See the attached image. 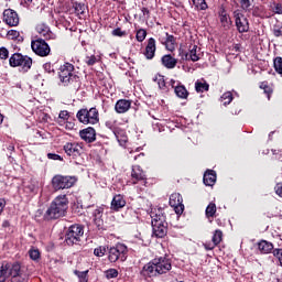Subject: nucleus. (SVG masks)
<instances>
[{"label": "nucleus", "mask_w": 282, "mask_h": 282, "mask_svg": "<svg viewBox=\"0 0 282 282\" xmlns=\"http://www.w3.org/2000/svg\"><path fill=\"white\" fill-rule=\"evenodd\" d=\"M150 217L152 219L151 224H152L153 236L158 237L159 239L166 237V225H164V221H166V217L164 216V209L163 208L151 209Z\"/></svg>", "instance_id": "f03ea898"}, {"label": "nucleus", "mask_w": 282, "mask_h": 282, "mask_svg": "<svg viewBox=\"0 0 282 282\" xmlns=\"http://www.w3.org/2000/svg\"><path fill=\"white\" fill-rule=\"evenodd\" d=\"M135 39L139 43H142V41H144V39H147V30H144V29L138 30Z\"/></svg>", "instance_id": "79ce46f5"}, {"label": "nucleus", "mask_w": 282, "mask_h": 282, "mask_svg": "<svg viewBox=\"0 0 282 282\" xmlns=\"http://www.w3.org/2000/svg\"><path fill=\"white\" fill-rule=\"evenodd\" d=\"M29 256H30V259H32L33 261H36L37 259H40L41 252L37 249H31L29 251Z\"/></svg>", "instance_id": "de8ad7c7"}, {"label": "nucleus", "mask_w": 282, "mask_h": 282, "mask_svg": "<svg viewBox=\"0 0 282 282\" xmlns=\"http://www.w3.org/2000/svg\"><path fill=\"white\" fill-rule=\"evenodd\" d=\"M19 35L20 33L17 30H10L7 34V36L11 40L19 39Z\"/></svg>", "instance_id": "5fc2aeb1"}, {"label": "nucleus", "mask_w": 282, "mask_h": 282, "mask_svg": "<svg viewBox=\"0 0 282 282\" xmlns=\"http://www.w3.org/2000/svg\"><path fill=\"white\" fill-rule=\"evenodd\" d=\"M33 0H24V3H26V6H30V3H32Z\"/></svg>", "instance_id": "69168bd1"}, {"label": "nucleus", "mask_w": 282, "mask_h": 282, "mask_svg": "<svg viewBox=\"0 0 282 282\" xmlns=\"http://www.w3.org/2000/svg\"><path fill=\"white\" fill-rule=\"evenodd\" d=\"M203 182L205 186H214L215 182H217V173L213 170H208L205 172Z\"/></svg>", "instance_id": "b1692460"}, {"label": "nucleus", "mask_w": 282, "mask_h": 282, "mask_svg": "<svg viewBox=\"0 0 282 282\" xmlns=\"http://www.w3.org/2000/svg\"><path fill=\"white\" fill-rule=\"evenodd\" d=\"M31 47L34 54L42 57L50 56V52H52V50L50 48V44H47V42H45L43 37H39L32 41Z\"/></svg>", "instance_id": "1a4fd4ad"}, {"label": "nucleus", "mask_w": 282, "mask_h": 282, "mask_svg": "<svg viewBox=\"0 0 282 282\" xmlns=\"http://www.w3.org/2000/svg\"><path fill=\"white\" fill-rule=\"evenodd\" d=\"M9 56H10V52L8 51V48L0 47V58L2 61H8Z\"/></svg>", "instance_id": "09e8293b"}, {"label": "nucleus", "mask_w": 282, "mask_h": 282, "mask_svg": "<svg viewBox=\"0 0 282 282\" xmlns=\"http://www.w3.org/2000/svg\"><path fill=\"white\" fill-rule=\"evenodd\" d=\"M272 32L273 35L276 36V39H282V22H276L273 25Z\"/></svg>", "instance_id": "72a5a7b5"}, {"label": "nucleus", "mask_w": 282, "mask_h": 282, "mask_svg": "<svg viewBox=\"0 0 282 282\" xmlns=\"http://www.w3.org/2000/svg\"><path fill=\"white\" fill-rule=\"evenodd\" d=\"M11 282H28V272L21 268V264L14 263L10 268L9 272Z\"/></svg>", "instance_id": "9b49d317"}, {"label": "nucleus", "mask_w": 282, "mask_h": 282, "mask_svg": "<svg viewBox=\"0 0 282 282\" xmlns=\"http://www.w3.org/2000/svg\"><path fill=\"white\" fill-rule=\"evenodd\" d=\"M26 188L30 191V193H35L36 192V185L31 184L29 186H26Z\"/></svg>", "instance_id": "680f3d73"}, {"label": "nucleus", "mask_w": 282, "mask_h": 282, "mask_svg": "<svg viewBox=\"0 0 282 282\" xmlns=\"http://www.w3.org/2000/svg\"><path fill=\"white\" fill-rule=\"evenodd\" d=\"M3 21L10 28H17L19 25V13L12 9H6L3 11Z\"/></svg>", "instance_id": "4468645a"}, {"label": "nucleus", "mask_w": 282, "mask_h": 282, "mask_svg": "<svg viewBox=\"0 0 282 282\" xmlns=\"http://www.w3.org/2000/svg\"><path fill=\"white\" fill-rule=\"evenodd\" d=\"M64 151L70 158L76 159L83 153V145L76 142H68L64 145Z\"/></svg>", "instance_id": "2eb2a0df"}, {"label": "nucleus", "mask_w": 282, "mask_h": 282, "mask_svg": "<svg viewBox=\"0 0 282 282\" xmlns=\"http://www.w3.org/2000/svg\"><path fill=\"white\" fill-rule=\"evenodd\" d=\"M85 235V228L82 225H73L68 228L65 235V242L67 246H74L80 241V238Z\"/></svg>", "instance_id": "423d86ee"}, {"label": "nucleus", "mask_w": 282, "mask_h": 282, "mask_svg": "<svg viewBox=\"0 0 282 282\" xmlns=\"http://www.w3.org/2000/svg\"><path fill=\"white\" fill-rule=\"evenodd\" d=\"M142 12H143V14H149V9L143 8V9H142Z\"/></svg>", "instance_id": "0e129e2a"}, {"label": "nucleus", "mask_w": 282, "mask_h": 282, "mask_svg": "<svg viewBox=\"0 0 282 282\" xmlns=\"http://www.w3.org/2000/svg\"><path fill=\"white\" fill-rule=\"evenodd\" d=\"M273 133H274V132H271V133L269 134V138H271Z\"/></svg>", "instance_id": "774afa93"}, {"label": "nucleus", "mask_w": 282, "mask_h": 282, "mask_svg": "<svg viewBox=\"0 0 282 282\" xmlns=\"http://www.w3.org/2000/svg\"><path fill=\"white\" fill-rule=\"evenodd\" d=\"M3 228H8V226H10V221L8 220H4L3 224H2Z\"/></svg>", "instance_id": "e2e57ef3"}, {"label": "nucleus", "mask_w": 282, "mask_h": 282, "mask_svg": "<svg viewBox=\"0 0 282 282\" xmlns=\"http://www.w3.org/2000/svg\"><path fill=\"white\" fill-rule=\"evenodd\" d=\"M3 122V115L0 113V124Z\"/></svg>", "instance_id": "338daca9"}, {"label": "nucleus", "mask_w": 282, "mask_h": 282, "mask_svg": "<svg viewBox=\"0 0 282 282\" xmlns=\"http://www.w3.org/2000/svg\"><path fill=\"white\" fill-rule=\"evenodd\" d=\"M258 250L262 254H270V252L274 250V245H272V242H268L267 240H262L258 243Z\"/></svg>", "instance_id": "cd10ccee"}, {"label": "nucleus", "mask_w": 282, "mask_h": 282, "mask_svg": "<svg viewBox=\"0 0 282 282\" xmlns=\"http://www.w3.org/2000/svg\"><path fill=\"white\" fill-rule=\"evenodd\" d=\"M76 184V177L55 175L52 178V186L54 191H63L65 188H72Z\"/></svg>", "instance_id": "0eeeda50"}, {"label": "nucleus", "mask_w": 282, "mask_h": 282, "mask_svg": "<svg viewBox=\"0 0 282 282\" xmlns=\"http://www.w3.org/2000/svg\"><path fill=\"white\" fill-rule=\"evenodd\" d=\"M112 36H127V32L122 31L121 28L112 30Z\"/></svg>", "instance_id": "603ef678"}, {"label": "nucleus", "mask_w": 282, "mask_h": 282, "mask_svg": "<svg viewBox=\"0 0 282 282\" xmlns=\"http://www.w3.org/2000/svg\"><path fill=\"white\" fill-rule=\"evenodd\" d=\"M184 199L180 193H174L170 196V206L174 208L176 215L184 213Z\"/></svg>", "instance_id": "ddd939ff"}, {"label": "nucleus", "mask_w": 282, "mask_h": 282, "mask_svg": "<svg viewBox=\"0 0 282 282\" xmlns=\"http://www.w3.org/2000/svg\"><path fill=\"white\" fill-rule=\"evenodd\" d=\"M10 268H12V265L8 263L0 265V282L6 281V276L10 274Z\"/></svg>", "instance_id": "7c9ffc66"}, {"label": "nucleus", "mask_w": 282, "mask_h": 282, "mask_svg": "<svg viewBox=\"0 0 282 282\" xmlns=\"http://www.w3.org/2000/svg\"><path fill=\"white\" fill-rule=\"evenodd\" d=\"M36 32L44 41H52L56 39V35L52 32V30H50V26L44 23L36 25Z\"/></svg>", "instance_id": "dca6fc26"}, {"label": "nucleus", "mask_w": 282, "mask_h": 282, "mask_svg": "<svg viewBox=\"0 0 282 282\" xmlns=\"http://www.w3.org/2000/svg\"><path fill=\"white\" fill-rule=\"evenodd\" d=\"M221 102H224V105H230L232 102V93L227 91L221 97Z\"/></svg>", "instance_id": "ea45409f"}, {"label": "nucleus", "mask_w": 282, "mask_h": 282, "mask_svg": "<svg viewBox=\"0 0 282 282\" xmlns=\"http://www.w3.org/2000/svg\"><path fill=\"white\" fill-rule=\"evenodd\" d=\"M260 87L261 89H263L264 94H267L268 100H270V94H272V88H270V86H268V84L265 83H262Z\"/></svg>", "instance_id": "8fccbe9b"}, {"label": "nucleus", "mask_w": 282, "mask_h": 282, "mask_svg": "<svg viewBox=\"0 0 282 282\" xmlns=\"http://www.w3.org/2000/svg\"><path fill=\"white\" fill-rule=\"evenodd\" d=\"M106 279H117L118 276V270L116 269H108L105 271Z\"/></svg>", "instance_id": "c03bdc74"}, {"label": "nucleus", "mask_w": 282, "mask_h": 282, "mask_svg": "<svg viewBox=\"0 0 282 282\" xmlns=\"http://www.w3.org/2000/svg\"><path fill=\"white\" fill-rule=\"evenodd\" d=\"M106 253H107V247L101 246L94 250L95 257H105Z\"/></svg>", "instance_id": "a18cd8bd"}, {"label": "nucleus", "mask_w": 282, "mask_h": 282, "mask_svg": "<svg viewBox=\"0 0 282 282\" xmlns=\"http://www.w3.org/2000/svg\"><path fill=\"white\" fill-rule=\"evenodd\" d=\"M153 80H154V83H158L159 89H162L163 91H166V82L164 80V76L155 75Z\"/></svg>", "instance_id": "2f4dec72"}, {"label": "nucleus", "mask_w": 282, "mask_h": 282, "mask_svg": "<svg viewBox=\"0 0 282 282\" xmlns=\"http://www.w3.org/2000/svg\"><path fill=\"white\" fill-rule=\"evenodd\" d=\"M131 177L132 184H137L139 182H142V180H147V175H144V171H142V167H140V165L132 166Z\"/></svg>", "instance_id": "aec40b11"}, {"label": "nucleus", "mask_w": 282, "mask_h": 282, "mask_svg": "<svg viewBox=\"0 0 282 282\" xmlns=\"http://www.w3.org/2000/svg\"><path fill=\"white\" fill-rule=\"evenodd\" d=\"M275 193L279 195V197H282V184H276Z\"/></svg>", "instance_id": "bf43d9fd"}, {"label": "nucleus", "mask_w": 282, "mask_h": 282, "mask_svg": "<svg viewBox=\"0 0 282 282\" xmlns=\"http://www.w3.org/2000/svg\"><path fill=\"white\" fill-rule=\"evenodd\" d=\"M221 230H216L214 236H213V243L214 246H219L221 243V237H223Z\"/></svg>", "instance_id": "a19ab883"}, {"label": "nucleus", "mask_w": 282, "mask_h": 282, "mask_svg": "<svg viewBox=\"0 0 282 282\" xmlns=\"http://www.w3.org/2000/svg\"><path fill=\"white\" fill-rule=\"evenodd\" d=\"M74 274H76V276H78L79 282H87V281H89V279L87 278V274H89L88 270H86V271L75 270Z\"/></svg>", "instance_id": "4c0bfd02"}, {"label": "nucleus", "mask_w": 282, "mask_h": 282, "mask_svg": "<svg viewBox=\"0 0 282 282\" xmlns=\"http://www.w3.org/2000/svg\"><path fill=\"white\" fill-rule=\"evenodd\" d=\"M127 206V200L122 195H116L111 202V209L112 210H120V208H124Z\"/></svg>", "instance_id": "393cba45"}, {"label": "nucleus", "mask_w": 282, "mask_h": 282, "mask_svg": "<svg viewBox=\"0 0 282 282\" xmlns=\"http://www.w3.org/2000/svg\"><path fill=\"white\" fill-rule=\"evenodd\" d=\"M6 208V198H0V215L3 213V209Z\"/></svg>", "instance_id": "052dcab7"}, {"label": "nucleus", "mask_w": 282, "mask_h": 282, "mask_svg": "<svg viewBox=\"0 0 282 282\" xmlns=\"http://www.w3.org/2000/svg\"><path fill=\"white\" fill-rule=\"evenodd\" d=\"M67 208H69V200L67 199V195H59L54 198L47 208L44 219H59V217H65V213H67Z\"/></svg>", "instance_id": "f257e3e1"}, {"label": "nucleus", "mask_w": 282, "mask_h": 282, "mask_svg": "<svg viewBox=\"0 0 282 282\" xmlns=\"http://www.w3.org/2000/svg\"><path fill=\"white\" fill-rule=\"evenodd\" d=\"M161 43L165 45L169 52H173V50H175V36L169 33H165V39H161Z\"/></svg>", "instance_id": "bb28decb"}, {"label": "nucleus", "mask_w": 282, "mask_h": 282, "mask_svg": "<svg viewBox=\"0 0 282 282\" xmlns=\"http://www.w3.org/2000/svg\"><path fill=\"white\" fill-rule=\"evenodd\" d=\"M197 50H198L197 45H193L189 48V53L185 54L186 61H188V57H189L191 61H193V63H197V61H199V55H197Z\"/></svg>", "instance_id": "c756f323"}, {"label": "nucleus", "mask_w": 282, "mask_h": 282, "mask_svg": "<svg viewBox=\"0 0 282 282\" xmlns=\"http://www.w3.org/2000/svg\"><path fill=\"white\" fill-rule=\"evenodd\" d=\"M115 109L117 113H127L131 109V100L120 99L116 102Z\"/></svg>", "instance_id": "5701e85b"}, {"label": "nucleus", "mask_w": 282, "mask_h": 282, "mask_svg": "<svg viewBox=\"0 0 282 282\" xmlns=\"http://www.w3.org/2000/svg\"><path fill=\"white\" fill-rule=\"evenodd\" d=\"M219 19H220V25L221 28H224V30H228L229 28H231L232 20H230V15L223 12L220 13Z\"/></svg>", "instance_id": "c85d7f7f"}, {"label": "nucleus", "mask_w": 282, "mask_h": 282, "mask_svg": "<svg viewBox=\"0 0 282 282\" xmlns=\"http://www.w3.org/2000/svg\"><path fill=\"white\" fill-rule=\"evenodd\" d=\"M215 246H217V245H215V242H213V243H210V242L209 243L208 242L204 243L205 250H214Z\"/></svg>", "instance_id": "13d9d810"}, {"label": "nucleus", "mask_w": 282, "mask_h": 282, "mask_svg": "<svg viewBox=\"0 0 282 282\" xmlns=\"http://www.w3.org/2000/svg\"><path fill=\"white\" fill-rule=\"evenodd\" d=\"M10 67H21L22 70L28 72L32 67V59L28 55L14 53L9 58Z\"/></svg>", "instance_id": "39448f33"}, {"label": "nucleus", "mask_w": 282, "mask_h": 282, "mask_svg": "<svg viewBox=\"0 0 282 282\" xmlns=\"http://www.w3.org/2000/svg\"><path fill=\"white\" fill-rule=\"evenodd\" d=\"M196 10H208V3L206 0H192Z\"/></svg>", "instance_id": "473e14b6"}, {"label": "nucleus", "mask_w": 282, "mask_h": 282, "mask_svg": "<svg viewBox=\"0 0 282 282\" xmlns=\"http://www.w3.org/2000/svg\"><path fill=\"white\" fill-rule=\"evenodd\" d=\"M79 135L82 140H85V142H88V143L96 142V130L91 127H88L79 131Z\"/></svg>", "instance_id": "6ab92c4d"}, {"label": "nucleus", "mask_w": 282, "mask_h": 282, "mask_svg": "<svg viewBox=\"0 0 282 282\" xmlns=\"http://www.w3.org/2000/svg\"><path fill=\"white\" fill-rule=\"evenodd\" d=\"M142 276H158V269L155 267V262L152 260L149 263H147L142 270H141Z\"/></svg>", "instance_id": "412c9836"}, {"label": "nucleus", "mask_w": 282, "mask_h": 282, "mask_svg": "<svg viewBox=\"0 0 282 282\" xmlns=\"http://www.w3.org/2000/svg\"><path fill=\"white\" fill-rule=\"evenodd\" d=\"M106 127H107V129L112 131V133L116 135V138H118V126H117L116 121H113V120L106 121Z\"/></svg>", "instance_id": "e433bc0d"}, {"label": "nucleus", "mask_w": 282, "mask_h": 282, "mask_svg": "<svg viewBox=\"0 0 282 282\" xmlns=\"http://www.w3.org/2000/svg\"><path fill=\"white\" fill-rule=\"evenodd\" d=\"M108 259L110 263H116L118 259H120L121 261H124L127 259V246L117 245L116 247H111L109 249Z\"/></svg>", "instance_id": "9d476101"}, {"label": "nucleus", "mask_w": 282, "mask_h": 282, "mask_svg": "<svg viewBox=\"0 0 282 282\" xmlns=\"http://www.w3.org/2000/svg\"><path fill=\"white\" fill-rule=\"evenodd\" d=\"M58 118L62 120V122H66V120H69V111L62 110L58 115Z\"/></svg>", "instance_id": "3c124183"}, {"label": "nucleus", "mask_w": 282, "mask_h": 282, "mask_svg": "<svg viewBox=\"0 0 282 282\" xmlns=\"http://www.w3.org/2000/svg\"><path fill=\"white\" fill-rule=\"evenodd\" d=\"M76 14H85V10H87V7H85V3H75L74 6Z\"/></svg>", "instance_id": "37998d69"}, {"label": "nucleus", "mask_w": 282, "mask_h": 282, "mask_svg": "<svg viewBox=\"0 0 282 282\" xmlns=\"http://www.w3.org/2000/svg\"><path fill=\"white\" fill-rule=\"evenodd\" d=\"M273 12L275 14H282V4L281 3H273Z\"/></svg>", "instance_id": "6e6d98bb"}, {"label": "nucleus", "mask_w": 282, "mask_h": 282, "mask_svg": "<svg viewBox=\"0 0 282 282\" xmlns=\"http://www.w3.org/2000/svg\"><path fill=\"white\" fill-rule=\"evenodd\" d=\"M43 69L46 74H54V66H52V63H45Z\"/></svg>", "instance_id": "864d4df0"}, {"label": "nucleus", "mask_w": 282, "mask_h": 282, "mask_svg": "<svg viewBox=\"0 0 282 282\" xmlns=\"http://www.w3.org/2000/svg\"><path fill=\"white\" fill-rule=\"evenodd\" d=\"M47 158H48V160H63V158H61V155L54 154V153H48Z\"/></svg>", "instance_id": "4d7b16f0"}, {"label": "nucleus", "mask_w": 282, "mask_h": 282, "mask_svg": "<svg viewBox=\"0 0 282 282\" xmlns=\"http://www.w3.org/2000/svg\"><path fill=\"white\" fill-rule=\"evenodd\" d=\"M155 50H156L155 39L150 37L148 40L145 51L143 52V54L148 61H153V58H155Z\"/></svg>", "instance_id": "a211bd4d"}, {"label": "nucleus", "mask_w": 282, "mask_h": 282, "mask_svg": "<svg viewBox=\"0 0 282 282\" xmlns=\"http://www.w3.org/2000/svg\"><path fill=\"white\" fill-rule=\"evenodd\" d=\"M195 89H196V91H198V93L208 91L209 85H208V83H206V82H204V83H202V82H196V83H195Z\"/></svg>", "instance_id": "f704fd0d"}, {"label": "nucleus", "mask_w": 282, "mask_h": 282, "mask_svg": "<svg viewBox=\"0 0 282 282\" xmlns=\"http://www.w3.org/2000/svg\"><path fill=\"white\" fill-rule=\"evenodd\" d=\"M205 213L206 217H215V213H217V205H215V203H209Z\"/></svg>", "instance_id": "c9c22d12"}, {"label": "nucleus", "mask_w": 282, "mask_h": 282, "mask_svg": "<svg viewBox=\"0 0 282 282\" xmlns=\"http://www.w3.org/2000/svg\"><path fill=\"white\" fill-rule=\"evenodd\" d=\"M58 76L61 83L64 87H69V85H78L80 77L74 73V66L69 63H65L58 68Z\"/></svg>", "instance_id": "7ed1b4c3"}, {"label": "nucleus", "mask_w": 282, "mask_h": 282, "mask_svg": "<svg viewBox=\"0 0 282 282\" xmlns=\"http://www.w3.org/2000/svg\"><path fill=\"white\" fill-rule=\"evenodd\" d=\"M98 116V109L96 108L80 109L77 112V119L83 124H98L100 120Z\"/></svg>", "instance_id": "20e7f679"}, {"label": "nucleus", "mask_w": 282, "mask_h": 282, "mask_svg": "<svg viewBox=\"0 0 282 282\" xmlns=\"http://www.w3.org/2000/svg\"><path fill=\"white\" fill-rule=\"evenodd\" d=\"M170 83L177 98H188V90H186V87L177 85V82H175V79H171Z\"/></svg>", "instance_id": "4be33fe9"}, {"label": "nucleus", "mask_w": 282, "mask_h": 282, "mask_svg": "<svg viewBox=\"0 0 282 282\" xmlns=\"http://www.w3.org/2000/svg\"><path fill=\"white\" fill-rule=\"evenodd\" d=\"M240 8L245 10V12H250V10H252V2L250 0H240Z\"/></svg>", "instance_id": "58836bf2"}, {"label": "nucleus", "mask_w": 282, "mask_h": 282, "mask_svg": "<svg viewBox=\"0 0 282 282\" xmlns=\"http://www.w3.org/2000/svg\"><path fill=\"white\" fill-rule=\"evenodd\" d=\"M97 61H98V57H96V55H90V56H86L85 63L86 65L91 67L93 65H96Z\"/></svg>", "instance_id": "49530a36"}, {"label": "nucleus", "mask_w": 282, "mask_h": 282, "mask_svg": "<svg viewBox=\"0 0 282 282\" xmlns=\"http://www.w3.org/2000/svg\"><path fill=\"white\" fill-rule=\"evenodd\" d=\"M234 19L236 23V28L239 32V34H243L246 32H249L250 30V22L248 21V18L241 12V10L237 9L234 11Z\"/></svg>", "instance_id": "6e6552de"}, {"label": "nucleus", "mask_w": 282, "mask_h": 282, "mask_svg": "<svg viewBox=\"0 0 282 282\" xmlns=\"http://www.w3.org/2000/svg\"><path fill=\"white\" fill-rule=\"evenodd\" d=\"M161 61L162 65L166 67V69H175V66L177 65V59L171 56V54L164 55Z\"/></svg>", "instance_id": "a878e982"}, {"label": "nucleus", "mask_w": 282, "mask_h": 282, "mask_svg": "<svg viewBox=\"0 0 282 282\" xmlns=\"http://www.w3.org/2000/svg\"><path fill=\"white\" fill-rule=\"evenodd\" d=\"M153 261L159 274H166L172 268L171 259L166 257L154 258Z\"/></svg>", "instance_id": "f8f14e48"}, {"label": "nucleus", "mask_w": 282, "mask_h": 282, "mask_svg": "<svg viewBox=\"0 0 282 282\" xmlns=\"http://www.w3.org/2000/svg\"><path fill=\"white\" fill-rule=\"evenodd\" d=\"M105 208L107 207L105 205H101L97 207L93 213L94 223L99 229L102 228L105 224V220H102V215H105Z\"/></svg>", "instance_id": "f3484780"}]
</instances>
